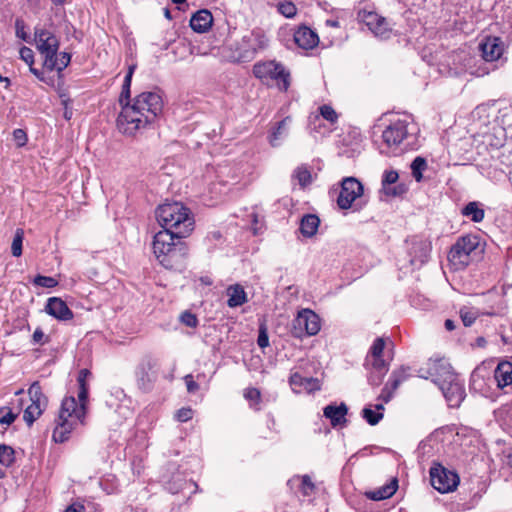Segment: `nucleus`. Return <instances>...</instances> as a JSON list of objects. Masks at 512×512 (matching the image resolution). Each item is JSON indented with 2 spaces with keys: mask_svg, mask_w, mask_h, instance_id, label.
<instances>
[{
  "mask_svg": "<svg viewBox=\"0 0 512 512\" xmlns=\"http://www.w3.org/2000/svg\"><path fill=\"white\" fill-rule=\"evenodd\" d=\"M171 49L176 61L186 60L194 53V46L186 39L174 41Z\"/></svg>",
  "mask_w": 512,
  "mask_h": 512,
  "instance_id": "32",
  "label": "nucleus"
},
{
  "mask_svg": "<svg viewBox=\"0 0 512 512\" xmlns=\"http://www.w3.org/2000/svg\"><path fill=\"white\" fill-rule=\"evenodd\" d=\"M290 117H286L281 120L277 127L271 132L269 136V142L273 147H277L280 145L281 140L288 135Z\"/></svg>",
  "mask_w": 512,
  "mask_h": 512,
  "instance_id": "34",
  "label": "nucleus"
},
{
  "mask_svg": "<svg viewBox=\"0 0 512 512\" xmlns=\"http://www.w3.org/2000/svg\"><path fill=\"white\" fill-rule=\"evenodd\" d=\"M181 239L173 230H161L155 234L153 251L164 267L173 268L186 255V246Z\"/></svg>",
  "mask_w": 512,
  "mask_h": 512,
  "instance_id": "3",
  "label": "nucleus"
},
{
  "mask_svg": "<svg viewBox=\"0 0 512 512\" xmlns=\"http://www.w3.org/2000/svg\"><path fill=\"white\" fill-rule=\"evenodd\" d=\"M295 43L302 49L314 48L319 41L318 35L308 27H300L294 34Z\"/></svg>",
  "mask_w": 512,
  "mask_h": 512,
  "instance_id": "24",
  "label": "nucleus"
},
{
  "mask_svg": "<svg viewBox=\"0 0 512 512\" xmlns=\"http://www.w3.org/2000/svg\"><path fill=\"white\" fill-rule=\"evenodd\" d=\"M136 65H130L128 68V72L124 78V82L122 85V91L119 97V102L121 104V107L125 105L126 102H129L130 98V87H131V80L133 73L135 71Z\"/></svg>",
  "mask_w": 512,
  "mask_h": 512,
  "instance_id": "37",
  "label": "nucleus"
},
{
  "mask_svg": "<svg viewBox=\"0 0 512 512\" xmlns=\"http://www.w3.org/2000/svg\"><path fill=\"white\" fill-rule=\"evenodd\" d=\"M354 184H357V189L354 190V201L356 198L361 197L363 195V185L362 183L354 177Z\"/></svg>",
  "mask_w": 512,
  "mask_h": 512,
  "instance_id": "62",
  "label": "nucleus"
},
{
  "mask_svg": "<svg viewBox=\"0 0 512 512\" xmlns=\"http://www.w3.org/2000/svg\"><path fill=\"white\" fill-rule=\"evenodd\" d=\"M45 311L49 315L61 321L71 320L74 316L66 302L58 297H51L47 300Z\"/></svg>",
  "mask_w": 512,
  "mask_h": 512,
  "instance_id": "22",
  "label": "nucleus"
},
{
  "mask_svg": "<svg viewBox=\"0 0 512 512\" xmlns=\"http://www.w3.org/2000/svg\"><path fill=\"white\" fill-rule=\"evenodd\" d=\"M213 16L210 11L203 9L197 11L190 19V27L198 33L206 32L212 25Z\"/></svg>",
  "mask_w": 512,
  "mask_h": 512,
  "instance_id": "25",
  "label": "nucleus"
},
{
  "mask_svg": "<svg viewBox=\"0 0 512 512\" xmlns=\"http://www.w3.org/2000/svg\"><path fill=\"white\" fill-rule=\"evenodd\" d=\"M494 379L499 388H504L512 383V364L510 362H501L494 371Z\"/></svg>",
  "mask_w": 512,
  "mask_h": 512,
  "instance_id": "28",
  "label": "nucleus"
},
{
  "mask_svg": "<svg viewBox=\"0 0 512 512\" xmlns=\"http://www.w3.org/2000/svg\"><path fill=\"white\" fill-rule=\"evenodd\" d=\"M461 213L463 216L469 218L471 221L475 223L481 222L485 216L484 209L481 207V204L476 201H472L466 204L462 208Z\"/></svg>",
  "mask_w": 512,
  "mask_h": 512,
  "instance_id": "35",
  "label": "nucleus"
},
{
  "mask_svg": "<svg viewBox=\"0 0 512 512\" xmlns=\"http://www.w3.org/2000/svg\"><path fill=\"white\" fill-rule=\"evenodd\" d=\"M24 239V231L21 228H18L15 232L12 245L11 252L14 257H20L22 255V244Z\"/></svg>",
  "mask_w": 512,
  "mask_h": 512,
  "instance_id": "40",
  "label": "nucleus"
},
{
  "mask_svg": "<svg viewBox=\"0 0 512 512\" xmlns=\"http://www.w3.org/2000/svg\"><path fill=\"white\" fill-rule=\"evenodd\" d=\"M408 370L409 369L407 367L401 366L400 368L392 371L388 381L386 382V384L381 390V393L378 396L379 401L388 403L392 399L395 391L405 380L408 379Z\"/></svg>",
  "mask_w": 512,
  "mask_h": 512,
  "instance_id": "18",
  "label": "nucleus"
},
{
  "mask_svg": "<svg viewBox=\"0 0 512 512\" xmlns=\"http://www.w3.org/2000/svg\"><path fill=\"white\" fill-rule=\"evenodd\" d=\"M14 450L7 445H0V464L9 467L14 462Z\"/></svg>",
  "mask_w": 512,
  "mask_h": 512,
  "instance_id": "41",
  "label": "nucleus"
},
{
  "mask_svg": "<svg viewBox=\"0 0 512 512\" xmlns=\"http://www.w3.org/2000/svg\"><path fill=\"white\" fill-rule=\"evenodd\" d=\"M398 489V480L397 478H392L389 483L383 485L382 487L374 490L366 492V496L374 501H381L392 497Z\"/></svg>",
  "mask_w": 512,
  "mask_h": 512,
  "instance_id": "26",
  "label": "nucleus"
},
{
  "mask_svg": "<svg viewBox=\"0 0 512 512\" xmlns=\"http://www.w3.org/2000/svg\"><path fill=\"white\" fill-rule=\"evenodd\" d=\"M279 12L287 18H292L296 15L297 8L292 2L280 3L278 6Z\"/></svg>",
  "mask_w": 512,
  "mask_h": 512,
  "instance_id": "49",
  "label": "nucleus"
},
{
  "mask_svg": "<svg viewBox=\"0 0 512 512\" xmlns=\"http://www.w3.org/2000/svg\"><path fill=\"white\" fill-rule=\"evenodd\" d=\"M329 196L340 210L349 209L352 206V176L344 177L337 186H333Z\"/></svg>",
  "mask_w": 512,
  "mask_h": 512,
  "instance_id": "15",
  "label": "nucleus"
},
{
  "mask_svg": "<svg viewBox=\"0 0 512 512\" xmlns=\"http://www.w3.org/2000/svg\"><path fill=\"white\" fill-rule=\"evenodd\" d=\"M34 284L41 287L53 288L57 286L58 281L53 277L38 275L34 279Z\"/></svg>",
  "mask_w": 512,
  "mask_h": 512,
  "instance_id": "48",
  "label": "nucleus"
},
{
  "mask_svg": "<svg viewBox=\"0 0 512 512\" xmlns=\"http://www.w3.org/2000/svg\"><path fill=\"white\" fill-rule=\"evenodd\" d=\"M347 413L348 407L344 403L330 404L323 409L324 416L329 419L333 428L343 427L347 423Z\"/></svg>",
  "mask_w": 512,
  "mask_h": 512,
  "instance_id": "23",
  "label": "nucleus"
},
{
  "mask_svg": "<svg viewBox=\"0 0 512 512\" xmlns=\"http://www.w3.org/2000/svg\"><path fill=\"white\" fill-rule=\"evenodd\" d=\"M385 348V341L383 338L378 337L374 340L367 356L370 357H383V351Z\"/></svg>",
  "mask_w": 512,
  "mask_h": 512,
  "instance_id": "45",
  "label": "nucleus"
},
{
  "mask_svg": "<svg viewBox=\"0 0 512 512\" xmlns=\"http://www.w3.org/2000/svg\"><path fill=\"white\" fill-rule=\"evenodd\" d=\"M133 102L144 113L145 121H150L151 123L156 121L163 110V100L157 92H142L133 99Z\"/></svg>",
  "mask_w": 512,
  "mask_h": 512,
  "instance_id": "12",
  "label": "nucleus"
},
{
  "mask_svg": "<svg viewBox=\"0 0 512 512\" xmlns=\"http://www.w3.org/2000/svg\"><path fill=\"white\" fill-rule=\"evenodd\" d=\"M427 168L426 160L422 157H416L411 163L412 176L416 181H421L423 178V171Z\"/></svg>",
  "mask_w": 512,
  "mask_h": 512,
  "instance_id": "39",
  "label": "nucleus"
},
{
  "mask_svg": "<svg viewBox=\"0 0 512 512\" xmlns=\"http://www.w3.org/2000/svg\"><path fill=\"white\" fill-rule=\"evenodd\" d=\"M438 387L442 391L450 407H459L465 398V389L463 383L460 381L457 375L447 380V382H444L443 385H439Z\"/></svg>",
  "mask_w": 512,
  "mask_h": 512,
  "instance_id": "17",
  "label": "nucleus"
},
{
  "mask_svg": "<svg viewBox=\"0 0 512 512\" xmlns=\"http://www.w3.org/2000/svg\"><path fill=\"white\" fill-rule=\"evenodd\" d=\"M227 295V305L230 308L239 307L248 301L244 288L239 284L229 286L227 288Z\"/></svg>",
  "mask_w": 512,
  "mask_h": 512,
  "instance_id": "29",
  "label": "nucleus"
},
{
  "mask_svg": "<svg viewBox=\"0 0 512 512\" xmlns=\"http://www.w3.org/2000/svg\"><path fill=\"white\" fill-rule=\"evenodd\" d=\"M315 484L308 475L301 478V491L305 496H311L315 492Z\"/></svg>",
  "mask_w": 512,
  "mask_h": 512,
  "instance_id": "47",
  "label": "nucleus"
},
{
  "mask_svg": "<svg viewBox=\"0 0 512 512\" xmlns=\"http://www.w3.org/2000/svg\"><path fill=\"white\" fill-rule=\"evenodd\" d=\"M44 337H45V335L40 328H37L34 331L33 336H32L34 343H37V344H42Z\"/></svg>",
  "mask_w": 512,
  "mask_h": 512,
  "instance_id": "61",
  "label": "nucleus"
},
{
  "mask_svg": "<svg viewBox=\"0 0 512 512\" xmlns=\"http://www.w3.org/2000/svg\"><path fill=\"white\" fill-rule=\"evenodd\" d=\"M71 55L67 52L55 53L48 59H44V66L49 70L63 71L70 63Z\"/></svg>",
  "mask_w": 512,
  "mask_h": 512,
  "instance_id": "30",
  "label": "nucleus"
},
{
  "mask_svg": "<svg viewBox=\"0 0 512 512\" xmlns=\"http://www.w3.org/2000/svg\"><path fill=\"white\" fill-rule=\"evenodd\" d=\"M42 410L37 407V405L30 404L24 411L23 419L31 426L34 421L42 414Z\"/></svg>",
  "mask_w": 512,
  "mask_h": 512,
  "instance_id": "42",
  "label": "nucleus"
},
{
  "mask_svg": "<svg viewBox=\"0 0 512 512\" xmlns=\"http://www.w3.org/2000/svg\"><path fill=\"white\" fill-rule=\"evenodd\" d=\"M34 35L36 47L44 56V59H48L58 52L59 40L52 31L43 27H36Z\"/></svg>",
  "mask_w": 512,
  "mask_h": 512,
  "instance_id": "14",
  "label": "nucleus"
},
{
  "mask_svg": "<svg viewBox=\"0 0 512 512\" xmlns=\"http://www.w3.org/2000/svg\"><path fill=\"white\" fill-rule=\"evenodd\" d=\"M358 22L364 24L368 29L381 39H388L392 34V28L387 20L373 10L366 8L359 10L357 15Z\"/></svg>",
  "mask_w": 512,
  "mask_h": 512,
  "instance_id": "13",
  "label": "nucleus"
},
{
  "mask_svg": "<svg viewBox=\"0 0 512 512\" xmlns=\"http://www.w3.org/2000/svg\"><path fill=\"white\" fill-rule=\"evenodd\" d=\"M363 366L365 369H374L382 371V373H387L390 364L383 357L366 356Z\"/></svg>",
  "mask_w": 512,
  "mask_h": 512,
  "instance_id": "36",
  "label": "nucleus"
},
{
  "mask_svg": "<svg viewBox=\"0 0 512 512\" xmlns=\"http://www.w3.org/2000/svg\"><path fill=\"white\" fill-rule=\"evenodd\" d=\"M257 343H258L259 347H261V348H265L269 345L268 336L264 330L260 331Z\"/></svg>",
  "mask_w": 512,
  "mask_h": 512,
  "instance_id": "60",
  "label": "nucleus"
},
{
  "mask_svg": "<svg viewBox=\"0 0 512 512\" xmlns=\"http://www.w3.org/2000/svg\"><path fill=\"white\" fill-rule=\"evenodd\" d=\"M460 317H461V320H462L464 326L469 327L475 322L476 313H474L466 308H462L460 310Z\"/></svg>",
  "mask_w": 512,
  "mask_h": 512,
  "instance_id": "52",
  "label": "nucleus"
},
{
  "mask_svg": "<svg viewBox=\"0 0 512 512\" xmlns=\"http://www.w3.org/2000/svg\"><path fill=\"white\" fill-rule=\"evenodd\" d=\"M430 482L440 493H448L457 488L460 478L456 472L436 464L430 468Z\"/></svg>",
  "mask_w": 512,
  "mask_h": 512,
  "instance_id": "11",
  "label": "nucleus"
},
{
  "mask_svg": "<svg viewBox=\"0 0 512 512\" xmlns=\"http://www.w3.org/2000/svg\"><path fill=\"white\" fill-rule=\"evenodd\" d=\"M156 218L163 230H173L178 238L188 236L194 227L190 210L179 202L160 205L156 210Z\"/></svg>",
  "mask_w": 512,
  "mask_h": 512,
  "instance_id": "2",
  "label": "nucleus"
},
{
  "mask_svg": "<svg viewBox=\"0 0 512 512\" xmlns=\"http://www.w3.org/2000/svg\"><path fill=\"white\" fill-rule=\"evenodd\" d=\"M399 174L395 170H385L381 181V192L388 197H399L407 192V186L403 183L396 184Z\"/></svg>",
  "mask_w": 512,
  "mask_h": 512,
  "instance_id": "20",
  "label": "nucleus"
},
{
  "mask_svg": "<svg viewBox=\"0 0 512 512\" xmlns=\"http://www.w3.org/2000/svg\"><path fill=\"white\" fill-rule=\"evenodd\" d=\"M320 115L331 124H334L338 119V114L336 111L329 105H322L319 107Z\"/></svg>",
  "mask_w": 512,
  "mask_h": 512,
  "instance_id": "46",
  "label": "nucleus"
},
{
  "mask_svg": "<svg viewBox=\"0 0 512 512\" xmlns=\"http://www.w3.org/2000/svg\"><path fill=\"white\" fill-rule=\"evenodd\" d=\"M407 123L405 121L398 120L389 126L382 132L383 144L388 149H396L407 137Z\"/></svg>",
  "mask_w": 512,
  "mask_h": 512,
  "instance_id": "16",
  "label": "nucleus"
},
{
  "mask_svg": "<svg viewBox=\"0 0 512 512\" xmlns=\"http://www.w3.org/2000/svg\"><path fill=\"white\" fill-rule=\"evenodd\" d=\"M19 54H20V58L26 63L29 65V67H31L34 63V53L32 51V49L26 47V46H23L20 51H19Z\"/></svg>",
  "mask_w": 512,
  "mask_h": 512,
  "instance_id": "53",
  "label": "nucleus"
},
{
  "mask_svg": "<svg viewBox=\"0 0 512 512\" xmlns=\"http://www.w3.org/2000/svg\"><path fill=\"white\" fill-rule=\"evenodd\" d=\"M268 43L269 40L262 30L249 31L239 41L229 45L231 51L229 58L233 62L252 61L260 51L268 47Z\"/></svg>",
  "mask_w": 512,
  "mask_h": 512,
  "instance_id": "4",
  "label": "nucleus"
},
{
  "mask_svg": "<svg viewBox=\"0 0 512 512\" xmlns=\"http://www.w3.org/2000/svg\"><path fill=\"white\" fill-rule=\"evenodd\" d=\"M16 36L24 41L28 40V34L25 31V24L22 20L17 19L15 22Z\"/></svg>",
  "mask_w": 512,
  "mask_h": 512,
  "instance_id": "57",
  "label": "nucleus"
},
{
  "mask_svg": "<svg viewBox=\"0 0 512 512\" xmlns=\"http://www.w3.org/2000/svg\"><path fill=\"white\" fill-rule=\"evenodd\" d=\"M253 74L264 83H274L281 91L290 86V74L282 64L276 61L258 62L253 66Z\"/></svg>",
  "mask_w": 512,
  "mask_h": 512,
  "instance_id": "5",
  "label": "nucleus"
},
{
  "mask_svg": "<svg viewBox=\"0 0 512 512\" xmlns=\"http://www.w3.org/2000/svg\"><path fill=\"white\" fill-rule=\"evenodd\" d=\"M184 380H185L188 392L194 393L199 389V385L193 380L192 375H186Z\"/></svg>",
  "mask_w": 512,
  "mask_h": 512,
  "instance_id": "59",
  "label": "nucleus"
},
{
  "mask_svg": "<svg viewBox=\"0 0 512 512\" xmlns=\"http://www.w3.org/2000/svg\"><path fill=\"white\" fill-rule=\"evenodd\" d=\"M294 177L302 187H305L312 182L311 173L306 167H298L294 172Z\"/></svg>",
  "mask_w": 512,
  "mask_h": 512,
  "instance_id": "43",
  "label": "nucleus"
},
{
  "mask_svg": "<svg viewBox=\"0 0 512 512\" xmlns=\"http://www.w3.org/2000/svg\"><path fill=\"white\" fill-rule=\"evenodd\" d=\"M90 376L88 369L79 371L77 382L79 385L78 401L73 396L65 397L62 400L61 407L56 419V426L53 430L52 438L56 443L67 441L70 434L79 425L84 424L88 401V386L86 379Z\"/></svg>",
  "mask_w": 512,
  "mask_h": 512,
  "instance_id": "1",
  "label": "nucleus"
},
{
  "mask_svg": "<svg viewBox=\"0 0 512 512\" xmlns=\"http://www.w3.org/2000/svg\"><path fill=\"white\" fill-rule=\"evenodd\" d=\"M193 410L191 408H181L176 413V418L180 422H187L192 419Z\"/></svg>",
  "mask_w": 512,
  "mask_h": 512,
  "instance_id": "56",
  "label": "nucleus"
},
{
  "mask_svg": "<svg viewBox=\"0 0 512 512\" xmlns=\"http://www.w3.org/2000/svg\"><path fill=\"white\" fill-rule=\"evenodd\" d=\"M157 360L145 357L136 369L138 385L144 391H148L156 379Z\"/></svg>",
  "mask_w": 512,
  "mask_h": 512,
  "instance_id": "19",
  "label": "nucleus"
},
{
  "mask_svg": "<svg viewBox=\"0 0 512 512\" xmlns=\"http://www.w3.org/2000/svg\"><path fill=\"white\" fill-rule=\"evenodd\" d=\"M320 219L315 214H307L302 217L300 222V231L304 237L310 238L314 236L319 228Z\"/></svg>",
  "mask_w": 512,
  "mask_h": 512,
  "instance_id": "33",
  "label": "nucleus"
},
{
  "mask_svg": "<svg viewBox=\"0 0 512 512\" xmlns=\"http://www.w3.org/2000/svg\"><path fill=\"white\" fill-rule=\"evenodd\" d=\"M13 139L17 147H23L27 143V135L22 129H15L13 131Z\"/></svg>",
  "mask_w": 512,
  "mask_h": 512,
  "instance_id": "55",
  "label": "nucleus"
},
{
  "mask_svg": "<svg viewBox=\"0 0 512 512\" xmlns=\"http://www.w3.org/2000/svg\"><path fill=\"white\" fill-rule=\"evenodd\" d=\"M418 375L424 379H431L437 386L453 378L457 374L445 358L429 359L425 366L418 370Z\"/></svg>",
  "mask_w": 512,
  "mask_h": 512,
  "instance_id": "9",
  "label": "nucleus"
},
{
  "mask_svg": "<svg viewBox=\"0 0 512 512\" xmlns=\"http://www.w3.org/2000/svg\"><path fill=\"white\" fill-rule=\"evenodd\" d=\"M367 372V381L369 385L373 387H378L382 384L383 379L387 373H382V371L374 370V369H365Z\"/></svg>",
  "mask_w": 512,
  "mask_h": 512,
  "instance_id": "44",
  "label": "nucleus"
},
{
  "mask_svg": "<svg viewBox=\"0 0 512 512\" xmlns=\"http://www.w3.org/2000/svg\"><path fill=\"white\" fill-rule=\"evenodd\" d=\"M82 508V506L76 507L74 505H71L64 512H81Z\"/></svg>",
  "mask_w": 512,
  "mask_h": 512,
  "instance_id": "64",
  "label": "nucleus"
},
{
  "mask_svg": "<svg viewBox=\"0 0 512 512\" xmlns=\"http://www.w3.org/2000/svg\"><path fill=\"white\" fill-rule=\"evenodd\" d=\"M180 319H181V322H182L184 325H186V326H188V327H191V328L196 327V326H197V324H198V319H197V317H196L193 313L188 312V311H186V312L182 313V315H181V318H180Z\"/></svg>",
  "mask_w": 512,
  "mask_h": 512,
  "instance_id": "54",
  "label": "nucleus"
},
{
  "mask_svg": "<svg viewBox=\"0 0 512 512\" xmlns=\"http://www.w3.org/2000/svg\"><path fill=\"white\" fill-rule=\"evenodd\" d=\"M292 390L295 393H311L320 389V382L317 378L304 377L298 372L291 374L289 379Z\"/></svg>",
  "mask_w": 512,
  "mask_h": 512,
  "instance_id": "21",
  "label": "nucleus"
},
{
  "mask_svg": "<svg viewBox=\"0 0 512 512\" xmlns=\"http://www.w3.org/2000/svg\"><path fill=\"white\" fill-rule=\"evenodd\" d=\"M432 244L428 239L413 236L406 240L407 260H399L400 268L418 269L429 259Z\"/></svg>",
  "mask_w": 512,
  "mask_h": 512,
  "instance_id": "7",
  "label": "nucleus"
},
{
  "mask_svg": "<svg viewBox=\"0 0 512 512\" xmlns=\"http://www.w3.org/2000/svg\"><path fill=\"white\" fill-rule=\"evenodd\" d=\"M144 120H146V117H144V113L139 109V106H136L134 102L131 104L126 102L118 115L117 128L122 134L133 136L152 124L150 121Z\"/></svg>",
  "mask_w": 512,
  "mask_h": 512,
  "instance_id": "6",
  "label": "nucleus"
},
{
  "mask_svg": "<svg viewBox=\"0 0 512 512\" xmlns=\"http://www.w3.org/2000/svg\"><path fill=\"white\" fill-rule=\"evenodd\" d=\"M479 246V238L472 234L461 236L451 247L448 260L455 269H464L470 262V255Z\"/></svg>",
  "mask_w": 512,
  "mask_h": 512,
  "instance_id": "8",
  "label": "nucleus"
},
{
  "mask_svg": "<svg viewBox=\"0 0 512 512\" xmlns=\"http://www.w3.org/2000/svg\"><path fill=\"white\" fill-rule=\"evenodd\" d=\"M320 327L319 316L310 309H303L292 321L291 334L295 338L302 339L305 336L316 335Z\"/></svg>",
  "mask_w": 512,
  "mask_h": 512,
  "instance_id": "10",
  "label": "nucleus"
},
{
  "mask_svg": "<svg viewBox=\"0 0 512 512\" xmlns=\"http://www.w3.org/2000/svg\"><path fill=\"white\" fill-rule=\"evenodd\" d=\"M21 406H22V400H19V409L17 412H14L9 407H1L0 408V423L2 425H7V426L11 425L15 421L16 417L18 416Z\"/></svg>",
  "mask_w": 512,
  "mask_h": 512,
  "instance_id": "38",
  "label": "nucleus"
},
{
  "mask_svg": "<svg viewBox=\"0 0 512 512\" xmlns=\"http://www.w3.org/2000/svg\"><path fill=\"white\" fill-rule=\"evenodd\" d=\"M30 400H47L42 393V388L38 382H34L28 389Z\"/></svg>",
  "mask_w": 512,
  "mask_h": 512,
  "instance_id": "50",
  "label": "nucleus"
},
{
  "mask_svg": "<svg viewBox=\"0 0 512 512\" xmlns=\"http://www.w3.org/2000/svg\"><path fill=\"white\" fill-rule=\"evenodd\" d=\"M384 402L368 405L362 410V417L369 425H376L383 418Z\"/></svg>",
  "mask_w": 512,
  "mask_h": 512,
  "instance_id": "31",
  "label": "nucleus"
},
{
  "mask_svg": "<svg viewBox=\"0 0 512 512\" xmlns=\"http://www.w3.org/2000/svg\"><path fill=\"white\" fill-rule=\"evenodd\" d=\"M347 24V19L344 17V14L337 15L335 18H330L326 20V25L331 27H341L342 25Z\"/></svg>",
  "mask_w": 512,
  "mask_h": 512,
  "instance_id": "58",
  "label": "nucleus"
},
{
  "mask_svg": "<svg viewBox=\"0 0 512 512\" xmlns=\"http://www.w3.org/2000/svg\"><path fill=\"white\" fill-rule=\"evenodd\" d=\"M31 404L37 405L43 411L47 405V400H31Z\"/></svg>",
  "mask_w": 512,
  "mask_h": 512,
  "instance_id": "63",
  "label": "nucleus"
},
{
  "mask_svg": "<svg viewBox=\"0 0 512 512\" xmlns=\"http://www.w3.org/2000/svg\"><path fill=\"white\" fill-rule=\"evenodd\" d=\"M244 397L250 401L251 406H255L260 402L261 394L256 388H248L244 392Z\"/></svg>",
  "mask_w": 512,
  "mask_h": 512,
  "instance_id": "51",
  "label": "nucleus"
},
{
  "mask_svg": "<svg viewBox=\"0 0 512 512\" xmlns=\"http://www.w3.org/2000/svg\"><path fill=\"white\" fill-rule=\"evenodd\" d=\"M482 56L486 61H495L502 55L503 49L498 43V38H488L480 44Z\"/></svg>",
  "mask_w": 512,
  "mask_h": 512,
  "instance_id": "27",
  "label": "nucleus"
}]
</instances>
